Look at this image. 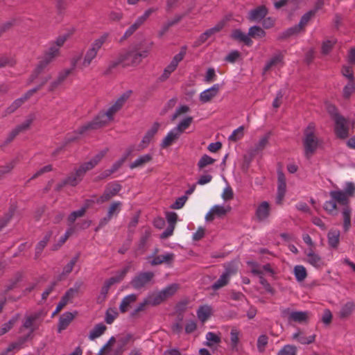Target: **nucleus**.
Returning a JSON list of instances; mask_svg holds the SVG:
<instances>
[{
  "instance_id": "34",
  "label": "nucleus",
  "mask_w": 355,
  "mask_h": 355,
  "mask_svg": "<svg viewBox=\"0 0 355 355\" xmlns=\"http://www.w3.org/2000/svg\"><path fill=\"white\" fill-rule=\"evenodd\" d=\"M284 55L282 53H279L274 55L265 65L263 71H269L272 67L279 64H283Z\"/></svg>"
},
{
  "instance_id": "13",
  "label": "nucleus",
  "mask_w": 355,
  "mask_h": 355,
  "mask_svg": "<svg viewBox=\"0 0 355 355\" xmlns=\"http://www.w3.org/2000/svg\"><path fill=\"white\" fill-rule=\"evenodd\" d=\"M34 119V116L30 114L21 124L17 125L10 132L6 139V143L8 144L11 142L19 133L27 130L30 128Z\"/></svg>"
},
{
  "instance_id": "20",
  "label": "nucleus",
  "mask_w": 355,
  "mask_h": 355,
  "mask_svg": "<svg viewBox=\"0 0 355 355\" xmlns=\"http://www.w3.org/2000/svg\"><path fill=\"white\" fill-rule=\"evenodd\" d=\"M268 14V9L265 6H260L252 10L249 13V19L252 21H259Z\"/></svg>"
},
{
  "instance_id": "37",
  "label": "nucleus",
  "mask_w": 355,
  "mask_h": 355,
  "mask_svg": "<svg viewBox=\"0 0 355 355\" xmlns=\"http://www.w3.org/2000/svg\"><path fill=\"white\" fill-rule=\"evenodd\" d=\"M106 329V326L102 323L95 325L89 334V339L94 340L96 338H99L105 333Z\"/></svg>"
},
{
  "instance_id": "38",
  "label": "nucleus",
  "mask_w": 355,
  "mask_h": 355,
  "mask_svg": "<svg viewBox=\"0 0 355 355\" xmlns=\"http://www.w3.org/2000/svg\"><path fill=\"white\" fill-rule=\"evenodd\" d=\"M31 337V334L20 337L16 342L12 343L7 347V352H12L13 350H19L22 348L24 344Z\"/></svg>"
},
{
  "instance_id": "5",
  "label": "nucleus",
  "mask_w": 355,
  "mask_h": 355,
  "mask_svg": "<svg viewBox=\"0 0 355 355\" xmlns=\"http://www.w3.org/2000/svg\"><path fill=\"white\" fill-rule=\"evenodd\" d=\"M306 157L309 158L316 151L320 141L315 135V125L310 123L304 130L302 139Z\"/></svg>"
},
{
  "instance_id": "17",
  "label": "nucleus",
  "mask_w": 355,
  "mask_h": 355,
  "mask_svg": "<svg viewBox=\"0 0 355 355\" xmlns=\"http://www.w3.org/2000/svg\"><path fill=\"white\" fill-rule=\"evenodd\" d=\"M81 60V55H77L72 58L71 60V67L69 69H64L59 73L58 79L60 82L62 83L64 80L73 72L76 68H80L79 62Z\"/></svg>"
},
{
  "instance_id": "18",
  "label": "nucleus",
  "mask_w": 355,
  "mask_h": 355,
  "mask_svg": "<svg viewBox=\"0 0 355 355\" xmlns=\"http://www.w3.org/2000/svg\"><path fill=\"white\" fill-rule=\"evenodd\" d=\"M220 85L215 84L211 87L202 92L200 94V101L202 103H207L217 96L220 91Z\"/></svg>"
},
{
  "instance_id": "44",
  "label": "nucleus",
  "mask_w": 355,
  "mask_h": 355,
  "mask_svg": "<svg viewBox=\"0 0 355 355\" xmlns=\"http://www.w3.org/2000/svg\"><path fill=\"white\" fill-rule=\"evenodd\" d=\"M15 209L16 207L15 206H11L8 211L2 218H0V232L10 221L14 215Z\"/></svg>"
},
{
  "instance_id": "33",
  "label": "nucleus",
  "mask_w": 355,
  "mask_h": 355,
  "mask_svg": "<svg viewBox=\"0 0 355 355\" xmlns=\"http://www.w3.org/2000/svg\"><path fill=\"white\" fill-rule=\"evenodd\" d=\"M292 338L297 340L300 344L309 345L315 341V336L314 335L306 336L300 331H298L293 334Z\"/></svg>"
},
{
  "instance_id": "54",
  "label": "nucleus",
  "mask_w": 355,
  "mask_h": 355,
  "mask_svg": "<svg viewBox=\"0 0 355 355\" xmlns=\"http://www.w3.org/2000/svg\"><path fill=\"white\" fill-rule=\"evenodd\" d=\"M336 43V40L334 38L324 41L322 44V53L327 55L331 51Z\"/></svg>"
},
{
  "instance_id": "35",
  "label": "nucleus",
  "mask_w": 355,
  "mask_h": 355,
  "mask_svg": "<svg viewBox=\"0 0 355 355\" xmlns=\"http://www.w3.org/2000/svg\"><path fill=\"white\" fill-rule=\"evenodd\" d=\"M107 153V150H103L96 154L90 161L83 164L85 169L89 171L96 166L98 162L102 159Z\"/></svg>"
},
{
  "instance_id": "22",
  "label": "nucleus",
  "mask_w": 355,
  "mask_h": 355,
  "mask_svg": "<svg viewBox=\"0 0 355 355\" xmlns=\"http://www.w3.org/2000/svg\"><path fill=\"white\" fill-rule=\"evenodd\" d=\"M225 24V19L219 21L214 27H213L210 29H208L204 33H202L199 37V41L201 43L205 42L212 35L219 32L224 27Z\"/></svg>"
},
{
  "instance_id": "30",
  "label": "nucleus",
  "mask_w": 355,
  "mask_h": 355,
  "mask_svg": "<svg viewBox=\"0 0 355 355\" xmlns=\"http://www.w3.org/2000/svg\"><path fill=\"white\" fill-rule=\"evenodd\" d=\"M340 231L331 230L328 232V243L331 248H337L340 243Z\"/></svg>"
},
{
  "instance_id": "60",
  "label": "nucleus",
  "mask_w": 355,
  "mask_h": 355,
  "mask_svg": "<svg viewBox=\"0 0 355 355\" xmlns=\"http://www.w3.org/2000/svg\"><path fill=\"white\" fill-rule=\"evenodd\" d=\"M244 135V128L240 126L237 129L234 130L229 137V140L232 141H236L243 138Z\"/></svg>"
},
{
  "instance_id": "10",
  "label": "nucleus",
  "mask_w": 355,
  "mask_h": 355,
  "mask_svg": "<svg viewBox=\"0 0 355 355\" xmlns=\"http://www.w3.org/2000/svg\"><path fill=\"white\" fill-rule=\"evenodd\" d=\"M121 189V186L117 182H110L105 187L103 193L97 198L96 203L102 204L109 201L116 196Z\"/></svg>"
},
{
  "instance_id": "45",
  "label": "nucleus",
  "mask_w": 355,
  "mask_h": 355,
  "mask_svg": "<svg viewBox=\"0 0 355 355\" xmlns=\"http://www.w3.org/2000/svg\"><path fill=\"white\" fill-rule=\"evenodd\" d=\"M122 203L120 201L112 202L107 210V214L109 217H116L121 210Z\"/></svg>"
},
{
  "instance_id": "29",
  "label": "nucleus",
  "mask_w": 355,
  "mask_h": 355,
  "mask_svg": "<svg viewBox=\"0 0 355 355\" xmlns=\"http://www.w3.org/2000/svg\"><path fill=\"white\" fill-rule=\"evenodd\" d=\"M252 272L254 275H257L259 277V283L263 286V288L268 293L273 294L274 289L271 286V285L268 282V281L263 277L262 275V270L258 268H253L252 269Z\"/></svg>"
},
{
  "instance_id": "42",
  "label": "nucleus",
  "mask_w": 355,
  "mask_h": 355,
  "mask_svg": "<svg viewBox=\"0 0 355 355\" xmlns=\"http://www.w3.org/2000/svg\"><path fill=\"white\" fill-rule=\"evenodd\" d=\"M51 78L49 75L42 78L41 83L36 87L28 90L21 98L24 102L29 99L35 93L40 90L42 87Z\"/></svg>"
},
{
  "instance_id": "23",
  "label": "nucleus",
  "mask_w": 355,
  "mask_h": 355,
  "mask_svg": "<svg viewBox=\"0 0 355 355\" xmlns=\"http://www.w3.org/2000/svg\"><path fill=\"white\" fill-rule=\"evenodd\" d=\"M306 261L315 268H320L324 265L323 260L313 250H309L306 252Z\"/></svg>"
},
{
  "instance_id": "28",
  "label": "nucleus",
  "mask_w": 355,
  "mask_h": 355,
  "mask_svg": "<svg viewBox=\"0 0 355 355\" xmlns=\"http://www.w3.org/2000/svg\"><path fill=\"white\" fill-rule=\"evenodd\" d=\"M78 259L79 255L77 254L71 259V261L63 268L62 273L57 277V281H62L65 278V277L71 272Z\"/></svg>"
},
{
  "instance_id": "7",
  "label": "nucleus",
  "mask_w": 355,
  "mask_h": 355,
  "mask_svg": "<svg viewBox=\"0 0 355 355\" xmlns=\"http://www.w3.org/2000/svg\"><path fill=\"white\" fill-rule=\"evenodd\" d=\"M88 171L85 167L81 164L79 168H76L73 172L71 173L64 180L58 183L56 187L58 191L60 190L63 187L69 185L75 187L78 184L83 180L85 173Z\"/></svg>"
},
{
  "instance_id": "11",
  "label": "nucleus",
  "mask_w": 355,
  "mask_h": 355,
  "mask_svg": "<svg viewBox=\"0 0 355 355\" xmlns=\"http://www.w3.org/2000/svg\"><path fill=\"white\" fill-rule=\"evenodd\" d=\"M155 275L153 272H140L130 282V285L136 290H139L149 284Z\"/></svg>"
},
{
  "instance_id": "2",
  "label": "nucleus",
  "mask_w": 355,
  "mask_h": 355,
  "mask_svg": "<svg viewBox=\"0 0 355 355\" xmlns=\"http://www.w3.org/2000/svg\"><path fill=\"white\" fill-rule=\"evenodd\" d=\"M67 37L68 35L67 34L59 36L56 42L51 44L49 49L44 53L31 76V82L37 78L47 66L59 55L60 48L66 42Z\"/></svg>"
},
{
  "instance_id": "48",
  "label": "nucleus",
  "mask_w": 355,
  "mask_h": 355,
  "mask_svg": "<svg viewBox=\"0 0 355 355\" xmlns=\"http://www.w3.org/2000/svg\"><path fill=\"white\" fill-rule=\"evenodd\" d=\"M206 340V345L210 347L218 345L221 342L220 337L211 331L207 333Z\"/></svg>"
},
{
  "instance_id": "43",
  "label": "nucleus",
  "mask_w": 355,
  "mask_h": 355,
  "mask_svg": "<svg viewBox=\"0 0 355 355\" xmlns=\"http://www.w3.org/2000/svg\"><path fill=\"white\" fill-rule=\"evenodd\" d=\"M241 336L240 331L233 327L230 331V342L231 347L233 350H237L238 345L239 343V337Z\"/></svg>"
},
{
  "instance_id": "64",
  "label": "nucleus",
  "mask_w": 355,
  "mask_h": 355,
  "mask_svg": "<svg viewBox=\"0 0 355 355\" xmlns=\"http://www.w3.org/2000/svg\"><path fill=\"white\" fill-rule=\"evenodd\" d=\"M17 320V317H14L12 319H10L8 322L3 324L0 328V336H2L7 333L10 329H12V327L14 326L15 322Z\"/></svg>"
},
{
  "instance_id": "4",
  "label": "nucleus",
  "mask_w": 355,
  "mask_h": 355,
  "mask_svg": "<svg viewBox=\"0 0 355 355\" xmlns=\"http://www.w3.org/2000/svg\"><path fill=\"white\" fill-rule=\"evenodd\" d=\"M149 51L150 47H143L139 45L121 53V60H124V67L139 64L142 60L148 56Z\"/></svg>"
},
{
  "instance_id": "56",
  "label": "nucleus",
  "mask_w": 355,
  "mask_h": 355,
  "mask_svg": "<svg viewBox=\"0 0 355 355\" xmlns=\"http://www.w3.org/2000/svg\"><path fill=\"white\" fill-rule=\"evenodd\" d=\"M142 24L143 22L137 18L135 22L126 30L123 37L126 39L131 36Z\"/></svg>"
},
{
  "instance_id": "63",
  "label": "nucleus",
  "mask_w": 355,
  "mask_h": 355,
  "mask_svg": "<svg viewBox=\"0 0 355 355\" xmlns=\"http://www.w3.org/2000/svg\"><path fill=\"white\" fill-rule=\"evenodd\" d=\"M16 164L15 160H12L3 166H0V179L6 173L12 171Z\"/></svg>"
},
{
  "instance_id": "53",
  "label": "nucleus",
  "mask_w": 355,
  "mask_h": 355,
  "mask_svg": "<svg viewBox=\"0 0 355 355\" xmlns=\"http://www.w3.org/2000/svg\"><path fill=\"white\" fill-rule=\"evenodd\" d=\"M286 189V183H278L277 195L276 198L277 204L281 205L283 202Z\"/></svg>"
},
{
  "instance_id": "15",
  "label": "nucleus",
  "mask_w": 355,
  "mask_h": 355,
  "mask_svg": "<svg viewBox=\"0 0 355 355\" xmlns=\"http://www.w3.org/2000/svg\"><path fill=\"white\" fill-rule=\"evenodd\" d=\"M231 209L230 206L224 207L216 205L213 206L205 216V220L210 222L214 220L216 217L222 218L225 216Z\"/></svg>"
},
{
  "instance_id": "32",
  "label": "nucleus",
  "mask_w": 355,
  "mask_h": 355,
  "mask_svg": "<svg viewBox=\"0 0 355 355\" xmlns=\"http://www.w3.org/2000/svg\"><path fill=\"white\" fill-rule=\"evenodd\" d=\"M94 201L92 200H87L85 202V205L84 207H83L80 209L73 211L68 217V221L70 223H73L75 222V220L80 217H82L84 216V214L86 212V210L89 208L90 206V204L92 203Z\"/></svg>"
},
{
  "instance_id": "51",
  "label": "nucleus",
  "mask_w": 355,
  "mask_h": 355,
  "mask_svg": "<svg viewBox=\"0 0 355 355\" xmlns=\"http://www.w3.org/2000/svg\"><path fill=\"white\" fill-rule=\"evenodd\" d=\"M215 159L207 155H204L198 162L199 170H202L209 165H211L215 162Z\"/></svg>"
},
{
  "instance_id": "1",
  "label": "nucleus",
  "mask_w": 355,
  "mask_h": 355,
  "mask_svg": "<svg viewBox=\"0 0 355 355\" xmlns=\"http://www.w3.org/2000/svg\"><path fill=\"white\" fill-rule=\"evenodd\" d=\"M355 193V185L352 182H347L344 190H334L329 192L331 200L326 201L324 204V209L330 214L336 212L337 205L343 206L342 216L343 218V229L348 232L351 227L352 209L349 204L350 198Z\"/></svg>"
},
{
  "instance_id": "40",
  "label": "nucleus",
  "mask_w": 355,
  "mask_h": 355,
  "mask_svg": "<svg viewBox=\"0 0 355 355\" xmlns=\"http://www.w3.org/2000/svg\"><path fill=\"white\" fill-rule=\"evenodd\" d=\"M51 236V232H47L44 235L42 240H41L37 244V245L35 247V259H37L40 256L43 249L46 247L47 243L49 241Z\"/></svg>"
},
{
  "instance_id": "41",
  "label": "nucleus",
  "mask_w": 355,
  "mask_h": 355,
  "mask_svg": "<svg viewBox=\"0 0 355 355\" xmlns=\"http://www.w3.org/2000/svg\"><path fill=\"white\" fill-rule=\"evenodd\" d=\"M270 137V132L266 133L265 135H263L259 141L257 142V144L255 145L253 151L255 153H257L260 151H262L268 145L269 139Z\"/></svg>"
},
{
  "instance_id": "62",
  "label": "nucleus",
  "mask_w": 355,
  "mask_h": 355,
  "mask_svg": "<svg viewBox=\"0 0 355 355\" xmlns=\"http://www.w3.org/2000/svg\"><path fill=\"white\" fill-rule=\"evenodd\" d=\"M301 31H302V29L300 28V26L298 24H297L293 27L288 28L286 31H284L282 33V35L281 36V37L282 39L287 38L291 35L297 34Z\"/></svg>"
},
{
  "instance_id": "58",
  "label": "nucleus",
  "mask_w": 355,
  "mask_h": 355,
  "mask_svg": "<svg viewBox=\"0 0 355 355\" xmlns=\"http://www.w3.org/2000/svg\"><path fill=\"white\" fill-rule=\"evenodd\" d=\"M355 92L354 80H349V83L343 89V96L345 98H349L350 96Z\"/></svg>"
},
{
  "instance_id": "31",
  "label": "nucleus",
  "mask_w": 355,
  "mask_h": 355,
  "mask_svg": "<svg viewBox=\"0 0 355 355\" xmlns=\"http://www.w3.org/2000/svg\"><path fill=\"white\" fill-rule=\"evenodd\" d=\"M137 299L136 294H130L124 297L119 306V310L121 313H125L131 304L134 303Z\"/></svg>"
},
{
  "instance_id": "59",
  "label": "nucleus",
  "mask_w": 355,
  "mask_h": 355,
  "mask_svg": "<svg viewBox=\"0 0 355 355\" xmlns=\"http://www.w3.org/2000/svg\"><path fill=\"white\" fill-rule=\"evenodd\" d=\"M297 347L294 345H286L281 349L277 355H296Z\"/></svg>"
},
{
  "instance_id": "25",
  "label": "nucleus",
  "mask_w": 355,
  "mask_h": 355,
  "mask_svg": "<svg viewBox=\"0 0 355 355\" xmlns=\"http://www.w3.org/2000/svg\"><path fill=\"white\" fill-rule=\"evenodd\" d=\"M175 258L173 253H166L155 257L150 261L152 266H157L162 263H171Z\"/></svg>"
},
{
  "instance_id": "27",
  "label": "nucleus",
  "mask_w": 355,
  "mask_h": 355,
  "mask_svg": "<svg viewBox=\"0 0 355 355\" xmlns=\"http://www.w3.org/2000/svg\"><path fill=\"white\" fill-rule=\"evenodd\" d=\"M73 318L74 315L70 312H66L63 313L59 319L58 332H61L62 331L67 329Z\"/></svg>"
},
{
  "instance_id": "39",
  "label": "nucleus",
  "mask_w": 355,
  "mask_h": 355,
  "mask_svg": "<svg viewBox=\"0 0 355 355\" xmlns=\"http://www.w3.org/2000/svg\"><path fill=\"white\" fill-rule=\"evenodd\" d=\"M152 156L149 154L140 156L139 157L136 159L133 162L131 163L130 167L132 169L143 167L146 164L150 162Z\"/></svg>"
},
{
  "instance_id": "14",
  "label": "nucleus",
  "mask_w": 355,
  "mask_h": 355,
  "mask_svg": "<svg viewBox=\"0 0 355 355\" xmlns=\"http://www.w3.org/2000/svg\"><path fill=\"white\" fill-rule=\"evenodd\" d=\"M236 273V270L232 267L225 268V272H223L219 279L212 285V289L214 291L218 290L220 288L226 286L230 278Z\"/></svg>"
},
{
  "instance_id": "12",
  "label": "nucleus",
  "mask_w": 355,
  "mask_h": 355,
  "mask_svg": "<svg viewBox=\"0 0 355 355\" xmlns=\"http://www.w3.org/2000/svg\"><path fill=\"white\" fill-rule=\"evenodd\" d=\"M335 133L340 139H345L349 136L348 121L343 116H336L334 120Z\"/></svg>"
},
{
  "instance_id": "19",
  "label": "nucleus",
  "mask_w": 355,
  "mask_h": 355,
  "mask_svg": "<svg viewBox=\"0 0 355 355\" xmlns=\"http://www.w3.org/2000/svg\"><path fill=\"white\" fill-rule=\"evenodd\" d=\"M159 128V124L158 123H155L152 125V127L147 131V132L143 137L141 144H139V148L141 149H144L148 146L152 139L157 132Z\"/></svg>"
},
{
  "instance_id": "21",
  "label": "nucleus",
  "mask_w": 355,
  "mask_h": 355,
  "mask_svg": "<svg viewBox=\"0 0 355 355\" xmlns=\"http://www.w3.org/2000/svg\"><path fill=\"white\" fill-rule=\"evenodd\" d=\"M180 137V135L178 132V130L174 128L172 129L166 136L163 139L161 147L162 148H166L173 144Z\"/></svg>"
},
{
  "instance_id": "26",
  "label": "nucleus",
  "mask_w": 355,
  "mask_h": 355,
  "mask_svg": "<svg viewBox=\"0 0 355 355\" xmlns=\"http://www.w3.org/2000/svg\"><path fill=\"white\" fill-rule=\"evenodd\" d=\"M231 37L234 40L242 42L248 46L252 44V41L249 37L248 35L243 33L240 29L234 30L232 32Z\"/></svg>"
},
{
  "instance_id": "61",
  "label": "nucleus",
  "mask_w": 355,
  "mask_h": 355,
  "mask_svg": "<svg viewBox=\"0 0 355 355\" xmlns=\"http://www.w3.org/2000/svg\"><path fill=\"white\" fill-rule=\"evenodd\" d=\"M315 15V10H309L305 13L302 17L298 24L300 28L303 30L307 25L310 19Z\"/></svg>"
},
{
  "instance_id": "24",
  "label": "nucleus",
  "mask_w": 355,
  "mask_h": 355,
  "mask_svg": "<svg viewBox=\"0 0 355 355\" xmlns=\"http://www.w3.org/2000/svg\"><path fill=\"white\" fill-rule=\"evenodd\" d=\"M132 91L129 90L122 94L110 108L116 114L123 107L126 101L130 98Z\"/></svg>"
},
{
  "instance_id": "9",
  "label": "nucleus",
  "mask_w": 355,
  "mask_h": 355,
  "mask_svg": "<svg viewBox=\"0 0 355 355\" xmlns=\"http://www.w3.org/2000/svg\"><path fill=\"white\" fill-rule=\"evenodd\" d=\"M42 321V313L40 311L34 312L25 317L23 323V328L30 330L28 334L32 336L33 332L37 330Z\"/></svg>"
},
{
  "instance_id": "46",
  "label": "nucleus",
  "mask_w": 355,
  "mask_h": 355,
  "mask_svg": "<svg viewBox=\"0 0 355 355\" xmlns=\"http://www.w3.org/2000/svg\"><path fill=\"white\" fill-rule=\"evenodd\" d=\"M293 273L297 282H302L307 277L306 270L305 267L302 265L295 266L293 270Z\"/></svg>"
},
{
  "instance_id": "50",
  "label": "nucleus",
  "mask_w": 355,
  "mask_h": 355,
  "mask_svg": "<svg viewBox=\"0 0 355 355\" xmlns=\"http://www.w3.org/2000/svg\"><path fill=\"white\" fill-rule=\"evenodd\" d=\"M354 308V304L352 302H347L342 306V308L339 312L340 317L341 318H347L352 313Z\"/></svg>"
},
{
  "instance_id": "6",
  "label": "nucleus",
  "mask_w": 355,
  "mask_h": 355,
  "mask_svg": "<svg viewBox=\"0 0 355 355\" xmlns=\"http://www.w3.org/2000/svg\"><path fill=\"white\" fill-rule=\"evenodd\" d=\"M107 39V35L104 34L98 38L94 40L87 50L84 59L81 63L79 62L80 69H83L90 65L92 62L97 56L98 52L100 51L103 45Z\"/></svg>"
},
{
  "instance_id": "49",
  "label": "nucleus",
  "mask_w": 355,
  "mask_h": 355,
  "mask_svg": "<svg viewBox=\"0 0 355 355\" xmlns=\"http://www.w3.org/2000/svg\"><path fill=\"white\" fill-rule=\"evenodd\" d=\"M193 121L191 116H187L181 121L177 127L174 128L175 130H178V132L181 135L185 130H187Z\"/></svg>"
},
{
  "instance_id": "8",
  "label": "nucleus",
  "mask_w": 355,
  "mask_h": 355,
  "mask_svg": "<svg viewBox=\"0 0 355 355\" xmlns=\"http://www.w3.org/2000/svg\"><path fill=\"white\" fill-rule=\"evenodd\" d=\"M282 315L286 318L288 322H296L304 324L307 322L309 318V313L307 311H293L290 309H284L281 311Z\"/></svg>"
},
{
  "instance_id": "47",
  "label": "nucleus",
  "mask_w": 355,
  "mask_h": 355,
  "mask_svg": "<svg viewBox=\"0 0 355 355\" xmlns=\"http://www.w3.org/2000/svg\"><path fill=\"white\" fill-rule=\"evenodd\" d=\"M211 309L209 306L205 305L200 306L197 311L199 320L202 322H205L206 320H207L211 315Z\"/></svg>"
},
{
  "instance_id": "16",
  "label": "nucleus",
  "mask_w": 355,
  "mask_h": 355,
  "mask_svg": "<svg viewBox=\"0 0 355 355\" xmlns=\"http://www.w3.org/2000/svg\"><path fill=\"white\" fill-rule=\"evenodd\" d=\"M270 204L263 201L261 202L255 212L256 217L259 222L266 221L270 216Z\"/></svg>"
},
{
  "instance_id": "3",
  "label": "nucleus",
  "mask_w": 355,
  "mask_h": 355,
  "mask_svg": "<svg viewBox=\"0 0 355 355\" xmlns=\"http://www.w3.org/2000/svg\"><path fill=\"white\" fill-rule=\"evenodd\" d=\"M114 114L115 113L110 107L106 110L100 112L92 121L83 125L78 129V134L84 135L105 126L113 120Z\"/></svg>"
},
{
  "instance_id": "57",
  "label": "nucleus",
  "mask_w": 355,
  "mask_h": 355,
  "mask_svg": "<svg viewBox=\"0 0 355 355\" xmlns=\"http://www.w3.org/2000/svg\"><path fill=\"white\" fill-rule=\"evenodd\" d=\"M150 305L156 306L164 302L166 298L161 291L148 297Z\"/></svg>"
},
{
  "instance_id": "36",
  "label": "nucleus",
  "mask_w": 355,
  "mask_h": 355,
  "mask_svg": "<svg viewBox=\"0 0 355 355\" xmlns=\"http://www.w3.org/2000/svg\"><path fill=\"white\" fill-rule=\"evenodd\" d=\"M114 284V279H108L107 280H106L103 286L101 288L100 294H99V295L98 297V299H97L98 302H103L106 299L107 293H108V291H109L110 287Z\"/></svg>"
},
{
  "instance_id": "55",
  "label": "nucleus",
  "mask_w": 355,
  "mask_h": 355,
  "mask_svg": "<svg viewBox=\"0 0 355 355\" xmlns=\"http://www.w3.org/2000/svg\"><path fill=\"white\" fill-rule=\"evenodd\" d=\"M178 284H171L161 291L163 296L165 297L166 300L169 297L173 295L178 289Z\"/></svg>"
},
{
  "instance_id": "52",
  "label": "nucleus",
  "mask_w": 355,
  "mask_h": 355,
  "mask_svg": "<svg viewBox=\"0 0 355 355\" xmlns=\"http://www.w3.org/2000/svg\"><path fill=\"white\" fill-rule=\"evenodd\" d=\"M266 35V32L259 26H254L250 28L248 36L254 38H261Z\"/></svg>"
}]
</instances>
